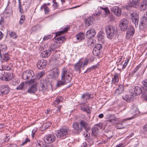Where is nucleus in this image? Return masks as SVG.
<instances>
[{"instance_id":"58836bf2","label":"nucleus","mask_w":147,"mask_h":147,"mask_svg":"<svg viewBox=\"0 0 147 147\" xmlns=\"http://www.w3.org/2000/svg\"><path fill=\"white\" fill-rule=\"evenodd\" d=\"M97 37L99 40L102 41L104 39V36L102 32H100L98 34Z\"/></svg>"},{"instance_id":"4c0bfd02","label":"nucleus","mask_w":147,"mask_h":147,"mask_svg":"<svg viewBox=\"0 0 147 147\" xmlns=\"http://www.w3.org/2000/svg\"><path fill=\"white\" fill-rule=\"evenodd\" d=\"M68 27H66L63 29V30L61 31H59L56 33V36H57L60 35L66 32L68 30Z\"/></svg>"},{"instance_id":"69168bd1","label":"nucleus","mask_w":147,"mask_h":147,"mask_svg":"<svg viewBox=\"0 0 147 147\" xmlns=\"http://www.w3.org/2000/svg\"><path fill=\"white\" fill-rule=\"evenodd\" d=\"M98 128L96 127H94L92 129V132L96 133V132L98 130Z\"/></svg>"},{"instance_id":"5fc2aeb1","label":"nucleus","mask_w":147,"mask_h":147,"mask_svg":"<svg viewBox=\"0 0 147 147\" xmlns=\"http://www.w3.org/2000/svg\"><path fill=\"white\" fill-rule=\"evenodd\" d=\"M52 37V36L51 35H48L46 36L45 37H44L43 38V40H46L49 39L51 38Z\"/></svg>"},{"instance_id":"1a4fd4ad","label":"nucleus","mask_w":147,"mask_h":147,"mask_svg":"<svg viewBox=\"0 0 147 147\" xmlns=\"http://www.w3.org/2000/svg\"><path fill=\"white\" fill-rule=\"evenodd\" d=\"M56 137L53 134H49L46 135L44 138L43 140L45 142L51 143L55 140Z\"/></svg>"},{"instance_id":"f704fd0d","label":"nucleus","mask_w":147,"mask_h":147,"mask_svg":"<svg viewBox=\"0 0 147 147\" xmlns=\"http://www.w3.org/2000/svg\"><path fill=\"white\" fill-rule=\"evenodd\" d=\"M59 46V45H57L56 44H51L50 46L49 50H50L51 52V51H53L55 49L58 48Z\"/></svg>"},{"instance_id":"f3484780","label":"nucleus","mask_w":147,"mask_h":147,"mask_svg":"<svg viewBox=\"0 0 147 147\" xmlns=\"http://www.w3.org/2000/svg\"><path fill=\"white\" fill-rule=\"evenodd\" d=\"M142 92V90L141 88L138 86H134L132 87L131 89V92L135 95H140Z\"/></svg>"},{"instance_id":"a878e982","label":"nucleus","mask_w":147,"mask_h":147,"mask_svg":"<svg viewBox=\"0 0 147 147\" xmlns=\"http://www.w3.org/2000/svg\"><path fill=\"white\" fill-rule=\"evenodd\" d=\"M120 76V74L118 73H115L114 75V77L112 78V82L114 84H115L118 82L119 78Z\"/></svg>"},{"instance_id":"7c9ffc66","label":"nucleus","mask_w":147,"mask_h":147,"mask_svg":"<svg viewBox=\"0 0 147 147\" xmlns=\"http://www.w3.org/2000/svg\"><path fill=\"white\" fill-rule=\"evenodd\" d=\"M147 22V11L144 13V16L142 17L141 21V23L142 25L146 24Z\"/></svg>"},{"instance_id":"c03bdc74","label":"nucleus","mask_w":147,"mask_h":147,"mask_svg":"<svg viewBox=\"0 0 147 147\" xmlns=\"http://www.w3.org/2000/svg\"><path fill=\"white\" fill-rule=\"evenodd\" d=\"M25 19V16L23 15H22L20 18V20L19 22L20 24V25L22 24L23 23Z\"/></svg>"},{"instance_id":"37998d69","label":"nucleus","mask_w":147,"mask_h":147,"mask_svg":"<svg viewBox=\"0 0 147 147\" xmlns=\"http://www.w3.org/2000/svg\"><path fill=\"white\" fill-rule=\"evenodd\" d=\"M131 113L133 115H135L139 111L136 108L131 109L130 111Z\"/></svg>"},{"instance_id":"39448f33","label":"nucleus","mask_w":147,"mask_h":147,"mask_svg":"<svg viewBox=\"0 0 147 147\" xmlns=\"http://www.w3.org/2000/svg\"><path fill=\"white\" fill-rule=\"evenodd\" d=\"M36 78L31 79L29 81V83H34L33 85L29 87L27 90V92L30 93L34 94L36 91V87L37 83L35 82Z\"/></svg>"},{"instance_id":"052dcab7","label":"nucleus","mask_w":147,"mask_h":147,"mask_svg":"<svg viewBox=\"0 0 147 147\" xmlns=\"http://www.w3.org/2000/svg\"><path fill=\"white\" fill-rule=\"evenodd\" d=\"M44 12L45 14H48L49 13V9L48 7H45L44 9Z\"/></svg>"},{"instance_id":"13d9d810","label":"nucleus","mask_w":147,"mask_h":147,"mask_svg":"<svg viewBox=\"0 0 147 147\" xmlns=\"http://www.w3.org/2000/svg\"><path fill=\"white\" fill-rule=\"evenodd\" d=\"M4 20L3 18L1 16H0V25H2L4 23Z\"/></svg>"},{"instance_id":"a19ab883","label":"nucleus","mask_w":147,"mask_h":147,"mask_svg":"<svg viewBox=\"0 0 147 147\" xmlns=\"http://www.w3.org/2000/svg\"><path fill=\"white\" fill-rule=\"evenodd\" d=\"M2 59V62H3L4 61H8L9 59V57L8 54L7 53L5 54Z\"/></svg>"},{"instance_id":"72a5a7b5","label":"nucleus","mask_w":147,"mask_h":147,"mask_svg":"<svg viewBox=\"0 0 147 147\" xmlns=\"http://www.w3.org/2000/svg\"><path fill=\"white\" fill-rule=\"evenodd\" d=\"M51 125V124L49 122H47L44 123L43 125H42L41 127V130H44L45 129L48 128Z\"/></svg>"},{"instance_id":"680f3d73","label":"nucleus","mask_w":147,"mask_h":147,"mask_svg":"<svg viewBox=\"0 0 147 147\" xmlns=\"http://www.w3.org/2000/svg\"><path fill=\"white\" fill-rule=\"evenodd\" d=\"M141 65H139L137 66L134 70V73L136 72L139 69Z\"/></svg>"},{"instance_id":"ddd939ff","label":"nucleus","mask_w":147,"mask_h":147,"mask_svg":"<svg viewBox=\"0 0 147 147\" xmlns=\"http://www.w3.org/2000/svg\"><path fill=\"white\" fill-rule=\"evenodd\" d=\"M102 48V46L100 44H98L96 45L94 48L92 53L94 56H97L99 55L101 51V50Z\"/></svg>"},{"instance_id":"2eb2a0df","label":"nucleus","mask_w":147,"mask_h":147,"mask_svg":"<svg viewBox=\"0 0 147 147\" xmlns=\"http://www.w3.org/2000/svg\"><path fill=\"white\" fill-rule=\"evenodd\" d=\"M130 7L139 8L140 0H128Z\"/></svg>"},{"instance_id":"79ce46f5","label":"nucleus","mask_w":147,"mask_h":147,"mask_svg":"<svg viewBox=\"0 0 147 147\" xmlns=\"http://www.w3.org/2000/svg\"><path fill=\"white\" fill-rule=\"evenodd\" d=\"M9 35L12 38H16L17 37V35L14 32H11L9 33Z\"/></svg>"},{"instance_id":"7ed1b4c3","label":"nucleus","mask_w":147,"mask_h":147,"mask_svg":"<svg viewBox=\"0 0 147 147\" xmlns=\"http://www.w3.org/2000/svg\"><path fill=\"white\" fill-rule=\"evenodd\" d=\"M13 77L12 74L9 72L0 70V79L6 81L10 80Z\"/></svg>"},{"instance_id":"3c124183","label":"nucleus","mask_w":147,"mask_h":147,"mask_svg":"<svg viewBox=\"0 0 147 147\" xmlns=\"http://www.w3.org/2000/svg\"><path fill=\"white\" fill-rule=\"evenodd\" d=\"M142 83L143 86L147 88V79H146L142 81Z\"/></svg>"},{"instance_id":"423d86ee","label":"nucleus","mask_w":147,"mask_h":147,"mask_svg":"<svg viewBox=\"0 0 147 147\" xmlns=\"http://www.w3.org/2000/svg\"><path fill=\"white\" fill-rule=\"evenodd\" d=\"M68 129L63 128H60L57 131L56 136L57 138L64 139L66 138L68 134Z\"/></svg>"},{"instance_id":"6ab92c4d","label":"nucleus","mask_w":147,"mask_h":147,"mask_svg":"<svg viewBox=\"0 0 147 147\" xmlns=\"http://www.w3.org/2000/svg\"><path fill=\"white\" fill-rule=\"evenodd\" d=\"M95 31L94 29H91L88 30L86 34V36L87 38H90L95 36Z\"/></svg>"},{"instance_id":"e2e57ef3","label":"nucleus","mask_w":147,"mask_h":147,"mask_svg":"<svg viewBox=\"0 0 147 147\" xmlns=\"http://www.w3.org/2000/svg\"><path fill=\"white\" fill-rule=\"evenodd\" d=\"M7 48V47L5 45H3L2 46V47H1V48L0 49V56L1 57V50L2 49H4L5 50H6Z\"/></svg>"},{"instance_id":"c85d7f7f","label":"nucleus","mask_w":147,"mask_h":147,"mask_svg":"<svg viewBox=\"0 0 147 147\" xmlns=\"http://www.w3.org/2000/svg\"><path fill=\"white\" fill-rule=\"evenodd\" d=\"M124 87L122 85L119 86L117 88L115 91V93L117 95L122 93L124 91Z\"/></svg>"},{"instance_id":"bf43d9fd","label":"nucleus","mask_w":147,"mask_h":147,"mask_svg":"<svg viewBox=\"0 0 147 147\" xmlns=\"http://www.w3.org/2000/svg\"><path fill=\"white\" fill-rule=\"evenodd\" d=\"M44 72L42 71L38 74V77L39 78H40L44 75Z\"/></svg>"},{"instance_id":"b1692460","label":"nucleus","mask_w":147,"mask_h":147,"mask_svg":"<svg viewBox=\"0 0 147 147\" xmlns=\"http://www.w3.org/2000/svg\"><path fill=\"white\" fill-rule=\"evenodd\" d=\"M73 127L77 132H80L82 130L79 122L74 123L73 125Z\"/></svg>"},{"instance_id":"09e8293b","label":"nucleus","mask_w":147,"mask_h":147,"mask_svg":"<svg viewBox=\"0 0 147 147\" xmlns=\"http://www.w3.org/2000/svg\"><path fill=\"white\" fill-rule=\"evenodd\" d=\"M24 86V82L21 83L19 86L16 89L17 90H21L22 89Z\"/></svg>"},{"instance_id":"4468645a","label":"nucleus","mask_w":147,"mask_h":147,"mask_svg":"<svg viewBox=\"0 0 147 147\" xmlns=\"http://www.w3.org/2000/svg\"><path fill=\"white\" fill-rule=\"evenodd\" d=\"M135 33V29L132 26L128 28L126 33V37L127 39L132 38Z\"/></svg>"},{"instance_id":"e433bc0d","label":"nucleus","mask_w":147,"mask_h":147,"mask_svg":"<svg viewBox=\"0 0 147 147\" xmlns=\"http://www.w3.org/2000/svg\"><path fill=\"white\" fill-rule=\"evenodd\" d=\"M123 98L124 100L128 102H131L132 100L131 95H125L123 96Z\"/></svg>"},{"instance_id":"9b49d317","label":"nucleus","mask_w":147,"mask_h":147,"mask_svg":"<svg viewBox=\"0 0 147 147\" xmlns=\"http://www.w3.org/2000/svg\"><path fill=\"white\" fill-rule=\"evenodd\" d=\"M131 18L136 27L138 26V16L136 12H131L129 13Z\"/></svg>"},{"instance_id":"9d476101","label":"nucleus","mask_w":147,"mask_h":147,"mask_svg":"<svg viewBox=\"0 0 147 147\" xmlns=\"http://www.w3.org/2000/svg\"><path fill=\"white\" fill-rule=\"evenodd\" d=\"M92 95L88 92L82 94L80 100L81 101V104L83 105L87 102L88 100L92 98L93 97L91 96Z\"/></svg>"},{"instance_id":"c756f323","label":"nucleus","mask_w":147,"mask_h":147,"mask_svg":"<svg viewBox=\"0 0 147 147\" xmlns=\"http://www.w3.org/2000/svg\"><path fill=\"white\" fill-rule=\"evenodd\" d=\"M40 89L42 91H44L47 89V86L45 82L44 81H40Z\"/></svg>"},{"instance_id":"cd10ccee","label":"nucleus","mask_w":147,"mask_h":147,"mask_svg":"<svg viewBox=\"0 0 147 147\" xmlns=\"http://www.w3.org/2000/svg\"><path fill=\"white\" fill-rule=\"evenodd\" d=\"M51 51L50 50H46L41 52L40 56L42 57H47L49 56L51 54Z\"/></svg>"},{"instance_id":"412c9836","label":"nucleus","mask_w":147,"mask_h":147,"mask_svg":"<svg viewBox=\"0 0 147 147\" xmlns=\"http://www.w3.org/2000/svg\"><path fill=\"white\" fill-rule=\"evenodd\" d=\"M82 128L84 129L86 131L89 129L88 124L84 120H81L79 121Z\"/></svg>"},{"instance_id":"dca6fc26","label":"nucleus","mask_w":147,"mask_h":147,"mask_svg":"<svg viewBox=\"0 0 147 147\" xmlns=\"http://www.w3.org/2000/svg\"><path fill=\"white\" fill-rule=\"evenodd\" d=\"M95 21V18L92 17H89L85 19V26L86 27H88L93 24Z\"/></svg>"},{"instance_id":"8fccbe9b","label":"nucleus","mask_w":147,"mask_h":147,"mask_svg":"<svg viewBox=\"0 0 147 147\" xmlns=\"http://www.w3.org/2000/svg\"><path fill=\"white\" fill-rule=\"evenodd\" d=\"M47 47V45L44 44H42L39 47V50L41 51L45 49V48Z\"/></svg>"},{"instance_id":"473e14b6","label":"nucleus","mask_w":147,"mask_h":147,"mask_svg":"<svg viewBox=\"0 0 147 147\" xmlns=\"http://www.w3.org/2000/svg\"><path fill=\"white\" fill-rule=\"evenodd\" d=\"M82 106L81 107V109L83 111H85L88 113H89L90 111L89 107L87 105H82Z\"/></svg>"},{"instance_id":"20e7f679","label":"nucleus","mask_w":147,"mask_h":147,"mask_svg":"<svg viewBox=\"0 0 147 147\" xmlns=\"http://www.w3.org/2000/svg\"><path fill=\"white\" fill-rule=\"evenodd\" d=\"M88 63V61L85 60L84 61H81L80 60L75 65L74 70L78 71L79 73L81 72V69H84V67L86 66Z\"/></svg>"},{"instance_id":"a18cd8bd","label":"nucleus","mask_w":147,"mask_h":147,"mask_svg":"<svg viewBox=\"0 0 147 147\" xmlns=\"http://www.w3.org/2000/svg\"><path fill=\"white\" fill-rule=\"evenodd\" d=\"M18 1L19 2L18 8L19 9L20 12L21 13H23L24 12V10L23 8L22 7L21 5L20 0H18Z\"/></svg>"},{"instance_id":"6e6552de","label":"nucleus","mask_w":147,"mask_h":147,"mask_svg":"<svg viewBox=\"0 0 147 147\" xmlns=\"http://www.w3.org/2000/svg\"><path fill=\"white\" fill-rule=\"evenodd\" d=\"M34 75V72L32 70H27L23 72L22 78L25 80H28L32 77Z\"/></svg>"},{"instance_id":"ea45409f","label":"nucleus","mask_w":147,"mask_h":147,"mask_svg":"<svg viewBox=\"0 0 147 147\" xmlns=\"http://www.w3.org/2000/svg\"><path fill=\"white\" fill-rule=\"evenodd\" d=\"M99 7H98V9L95 11L94 13L93 14V15L95 17H98L100 15V12L99 10Z\"/></svg>"},{"instance_id":"774afa93","label":"nucleus","mask_w":147,"mask_h":147,"mask_svg":"<svg viewBox=\"0 0 147 147\" xmlns=\"http://www.w3.org/2000/svg\"><path fill=\"white\" fill-rule=\"evenodd\" d=\"M143 128L145 131H147V123L143 126Z\"/></svg>"},{"instance_id":"864d4df0","label":"nucleus","mask_w":147,"mask_h":147,"mask_svg":"<svg viewBox=\"0 0 147 147\" xmlns=\"http://www.w3.org/2000/svg\"><path fill=\"white\" fill-rule=\"evenodd\" d=\"M43 142L40 140H38L37 141V146L38 147H40L42 145Z\"/></svg>"},{"instance_id":"338daca9","label":"nucleus","mask_w":147,"mask_h":147,"mask_svg":"<svg viewBox=\"0 0 147 147\" xmlns=\"http://www.w3.org/2000/svg\"><path fill=\"white\" fill-rule=\"evenodd\" d=\"M124 146V144L122 143H120L117 145L116 147H123Z\"/></svg>"},{"instance_id":"f8f14e48","label":"nucleus","mask_w":147,"mask_h":147,"mask_svg":"<svg viewBox=\"0 0 147 147\" xmlns=\"http://www.w3.org/2000/svg\"><path fill=\"white\" fill-rule=\"evenodd\" d=\"M47 64V61L43 59L38 60L36 64L38 68L40 69H42L45 68Z\"/></svg>"},{"instance_id":"603ef678","label":"nucleus","mask_w":147,"mask_h":147,"mask_svg":"<svg viewBox=\"0 0 147 147\" xmlns=\"http://www.w3.org/2000/svg\"><path fill=\"white\" fill-rule=\"evenodd\" d=\"M11 65L9 64H7L5 66V69L7 71L11 69Z\"/></svg>"},{"instance_id":"393cba45","label":"nucleus","mask_w":147,"mask_h":147,"mask_svg":"<svg viewBox=\"0 0 147 147\" xmlns=\"http://www.w3.org/2000/svg\"><path fill=\"white\" fill-rule=\"evenodd\" d=\"M139 8L141 10H144L147 9V0H145L142 1L139 4Z\"/></svg>"},{"instance_id":"de8ad7c7","label":"nucleus","mask_w":147,"mask_h":147,"mask_svg":"<svg viewBox=\"0 0 147 147\" xmlns=\"http://www.w3.org/2000/svg\"><path fill=\"white\" fill-rule=\"evenodd\" d=\"M123 123L122 122L119 123L116 125V127L117 129H121L124 128L122 126Z\"/></svg>"},{"instance_id":"49530a36","label":"nucleus","mask_w":147,"mask_h":147,"mask_svg":"<svg viewBox=\"0 0 147 147\" xmlns=\"http://www.w3.org/2000/svg\"><path fill=\"white\" fill-rule=\"evenodd\" d=\"M30 142V140L27 138H26L24 141H23L22 142V144H20V146H22L24 145L25 144H26L28 142Z\"/></svg>"},{"instance_id":"4d7b16f0","label":"nucleus","mask_w":147,"mask_h":147,"mask_svg":"<svg viewBox=\"0 0 147 147\" xmlns=\"http://www.w3.org/2000/svg\"><path fill=\"white\" fill-rule=\"evenodd\" d=\"M129 61V59H126L124 64L123 65V68H125L126 67Z\"/></svg>"},{"instance_id":"f257e3e1","label":"nucleus","mask_w":147,"mask_h":147,"mask_svg":"<svg viewBox=\"0 0 147 147\" xmlns=\"http://www.w3.org/2000/svg\"><path fill=\"white\" fill-rule=\"evenodd\" d=\"M73 71L71 69L64 68L61 73V79L57 80V86L60 87L70 82L73 76Z\"/></svg>"},{"instance_id":"aec40b11","label":"nucleus","mask_w":147,"mask_h":147,"mask_svg":"<svg viewBox=\"0 0 147 147\" xmlns=\"http://www.w3.org/2000/svg\"><path fill=\"white\" fill-rule=\"evenodd\" d=\"M59 73L60 71L58 69H54L50 74L49 76L52 79L54 80L58 77Z\"/></svg>"},{"instance_id":"a211bd4d","label":"nucleus","mask_w":147,"mask_h":147,"mask_svg":"<svg viewBox=\"0 0 147 147\" xmlns=\"http://www.w3.org/2000/svg\"><path fill=\"white\" fill-rule=\"evenodd\" d=\"M111 11L114 12L117 16H119L121 14V9L118 6H115L112 7Z\"/></svg>"},{"instance_id":"0eeeda50","label":"nucleus","mask_w":147,"mask_h":147,"mask_svg":"<svg viewBox=\"0 0 147 147\" xmlns=\"http://www.w3.org/2000/svg\"><path fill=\"white\" fill-rule=\"evenodd\" d=\"M128 24L129 21L127 19L123 18L120 21L119 27L121 30L125 31L128 28Z\"/></svg>"},{"instance_id":"4be33fe9","label":"nucleus","mask_w":147,"mask_h":147,"mask_svg":"<svg viewBox=\"0 0 147 147\" xmlns=\"http://www.w3.org/2000/svg\"><path fill=\"white\" fill-rule=\"evenodd\" d=\"M99 10L100 12V14H104L106 16L108 15L110 13V11L108 9V8L107 7H106L105 8H103L101 7H99Z\"/></svg>"},{"instance_id":"6e6d98bb","label":"nucleus","mask_w":147,"mask_h":147,"mask_svg":"<svg viewBox=\"0 0 147 147\" xmlns=\"http://www.w3.org/2000/svg\"><path fill=\"white\" fill-rule=\"evenodd\" d=\"M115 118L114 119H111L107 121V122L111 123L112 124H113L115 123L116 121L115 120Z\"/></svg>"},{"instance_id":"5701e85b","label":"nucleus","mask_w":147,"mask_h":147,"mask_svg":"<svg viewBox=\"0 0 147 147\" xmlns=\"http://www.w3.org/2000/svg\"><path fill=\"white\" fill-rule=\"evenodd\" d=\"M0 87L3 95L9 92L10 88L7 85H3Z\"/></svg>"},{"instance_id":"2f4dec72","label":"nucleus","mask_w":147,"mask_h":147,"mask_svg":"<svg viewBox=\"0 0 147 147\" xmlns=\"http://www.w3.org/2000/svg\"><path fill=\"white\" fill-rule=\"evenodd\" d=\"M65 40V38L63 36H60L55 40V41L56 43L60 44Z\"/></svg>"},{"instance_id":"c9c22d12","label":"nucleus","mask_w":147,"mask_h":147,"mask_svg":"<svg viewBox=\"0 0 147 147\" xmlns=\"http://www.w3.org/2000/svg\"><path fill=\"white\" fill-rule=\"evenodd\" d=\"M63 100V98L62 96H59L56 98V100L54 101V104L55 105H58L60 102Z\"/></svg>"},{"instance_id":"bb28decb","label":"nucleus","mask_w":147,"mask_h":147,"mask_svg":"<svg viewBox=\"0 0 147 147\" xmlns=\"http://www.w3.org/2000/svg\"><path fill=\"white\" fill-rule=\"evenodd\" d=\"M76 38L78 42L84 40L85 38L84 34L82 32H80L75 37Z\"/></svg>"},{"instance_id":"f03ea898","label":"nucleus","mask_w":147,"mask_h":147,"mask_svg":"<svg viewBox=\"0 0 147 147\" xmlns=\"http://www.w3.org/2000/svg\"><path fill=\"white\" fill-rule=\"evenodd\" d=\"M105 30L107 36L108 38L110 39H112L114 38L117 30L115 27L112 26H107Z\"/></svg>"},{"instance_id":"0e129e2a","label":"nucleus","mask_w":147,"mask_h":147,"mask_svg":"<svg viewBox=\"0 0 147 147\" xmlns=\"http://www.w3.org/2000/svg\"><path fill=\"white\" fill-rule=\"evenodd\" d=\"M61 107L62 106L61 105H60L58 107H57V109L56 110V113H57L60 111V109L61 108Z\"/></svg>"}]
</instances>
